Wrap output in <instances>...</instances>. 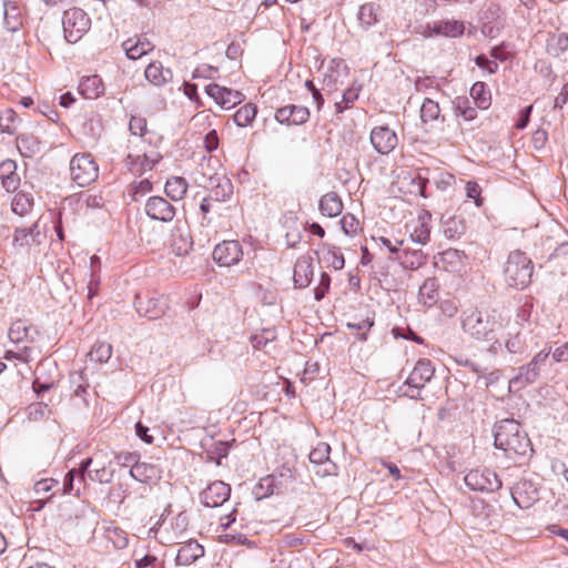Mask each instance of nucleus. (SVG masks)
<instances>
[{"label":"nucleus","instance_id":"obj_1","mask_svg":"<svg viewBox=\"0 0 568 568\" xmlns=\"http://www.w3.org/2000/svg\"><path fill=\"white\" fill-rule=\"evenodd\" d=\"M494 439L495 447L515 462L532 450L530 439L514 418H505L495 424Z\"/></svg>","mask_w":568,"mask_h":568},{"label":"nucleus","instance_id":"obj_2","mask_svg":"<svg viewBox=\"0 0 568 568\" xmlns=\"http://www.w3.org/2000/svg\"><path fill=\"white\" fill-rule=\"evenodd\" d=\"M462 329L465 334L476 341L491 342L490 352H496L501 344L496 339L501 323L493 311L471 308L462 313Z\"/></svg>","mask_w":568,"mask_h":568},{"label":"nucleus","instance_id":"obj_3","mask_svg":"<svg viewBox=\"0 0 568 568\" xmlns=\"http://www.w3.org/2000/svg\"><path fill=\"white\" fill-rule=\"evenodd\" d=\"M532 270V262L526 253L513 251L504 267L505 282L509 287L524 290L531 281Z\"/></svg>","mask_w":568,"mask_h":568},{"label":"nucleus","instance_id":"obj_4","mask_svg":"<svg viewBox=\"0 0 568 568\" xmlns=\"http://www.w3.org/2000/svg\"><path fill=\"white\" fill-rule=\"evenodd\" d=\"M465 485L471 490L481 494H491L503 486L497 473L487 467L469 470L464 477Z\"/></svg>","mask_w":568,"mask_h":568},{"label":"nucleus","instance_id":"obj_5","mask_svg":"<svg viewBox=\"0 0 568 568\" xmlns=\"http://www.w3.org/2000/svg\"><path fill=\"white\" fill-rule=\"evenodd\" d=\"M64 38L69 43H77L89 31L91 19L79 8L65 10L62 18Z\"/></svg>","mask_w":568,"mask_h":568},{"label":"nucleus","instance_id":"obj_6","mask_svg":"<svg viewBox=\"0 0 568 568\" xmlns=\"http://www.w3.org/2000/svg\"><path fill=\"white\" fill-rule=\"evenodd\" d=\"M70 175L79 186H87L99 175V168L90 153H78L70 161Z\"/></svg>","mask_w":568,"mask_h":568},{"label":"nucleus","instance_id":"obj_7","mask_svg":"<svg viewBox=\"0 0 568 568\" xmlns=\"http://www.w3.org/2000/svg\"><path fill=\"white\" fill-rule=\"evenodd\" d=\"M434 373L435 368L430 359H419L405 382L409 387V392L405 395L413 399L419 398V390L432 379Z\"/></svg>","mask_w":568,"mask_h":568},{"label":"nucleus","instance_id":"obj_8","mask_svg":"<svg viewBox=\"0 0 568 568\" xmlns=\"http://www.w3.org/2000/svg\"><path fill=\"white\" fill-rule=\"evenodd\" d=\"M44 234L41 232L39 223L34 222L29 227H16L12 236V245L14 248L30 250L31 247L39 246L43 240Z\"/></svg>","mask_w":568,"mask_h":568},{"label":"nucleus","instance_id":"obj_9","mask_svg":"<svg viewBox=\"0 0 568 568\" xmlns=\"http://www.w3.org/2000/svg\"><path fill=\"white\" fill-rule=\"evenodd\" d=\"M135 310L139 315L144 316L149 320H156L163 316L168 308V300L164 296L161 297H135Z\"/></svg>","mask_w":568,"mask_h":568},{"label":"nucleus","instance_id":"obj_10","mask_svg":"<svg viewBox=\"0 0 568 568\" xmlns=\"http://www.w3.org/2000/svg\"><path fill=\"white\" fill-rule=\"evenodd\" d=\"M514 503L521 509H527L538 500V489L532 480L521 479L510 490Z\"/></svg>","mask_w":568,"mask_h":568},{"label":"nucleus","instance_id":"obj_11","mask_svg":"<svg viewBox=\"0 0 568 568\" xmlns=\"http://www.w3.org/2000/svg\"><path fill=\"white\" fill-rule=\"evenodd\" d=\"M212 255L220 266H231L240 262L243 251L240 242L224 241L214 247Z\"/></svg>","mask_w":568,"mask_h":568},{"label":"nucleus","instance_id":"obj_12","mask_svg":"<svg viewBox=\"0 0 568 568\" xmlns=\"http://www.w3.org/2000/svg\"><path fill=\"white\" fill-rule=\"evenodd\" d=\"M145 214L154 221L171 222L175 216L174 206L162 196H151L144 205Z\"/></svg>","mask_w":568,"mask_h":568},{"label":"nucleus","instance_id":"obj_13","mask_svg":"<svg viewBox=\"0 0 568 568\" xmlns=\"http://www.w3.org/2000/svg\"><path fill=\"white\" fill-rule=\"evenodd\" d=\"M369 140L376 152L383 155L389 154L398 143L396 133L386 125L374 128Z\"/></svg>","mask_w":568,"mask_h":568},{"label":"nucleus","instance_id":"obj_14","mask_svg":"<svg viewBox=\"0 0 568 568\" xmlns=\"http://www.w3.org/2000/svg\"><path fill=\"white\" fill-rule=\"evenodd\" d=\"M205 92L211 97L219 105L224 109H231L242 102L244 95L236 90L221 87L216 83H211L205 87Z\"/></svg>","mask_w":568,"mask_h":568},{"label":"nucleus","instance_id":"obj_15","mask_svg":"<svg viewBox=\"0 0 568 568\" xmlns=\"http://www.w3.org/2000/svg\"><path fill=\"white\" fill-rule=\"evenodd\" d=\"M230 485L216 480L210 484L206 489L201 493L200 497L204 506L214 508L222 506L230 498Z\"/></svg>","mask_w":568,"mask_h":568},{"label":"nucleus","instance_id":"obj_16","mask_svg":"<svg viewBox=\"0 0 568 568\" xmlns=\"http://www.w3.org/2000/svg\"><path fill=\"white\" fill-rule=\"evenodd\" d=\"M310 119V110L303 105L287 104L276 110L275 120L281 124L302 125Z\"/></svg>","mask_w":568,"mask_h":568},{"label":"nucleus","instance_id":"obj_17","mask_svg":"<svg viewBox=\"0 0 568 568\" xmlns=\"http://www.w3.org/2000/svg\"><path fill=\"white\" fill-rule=\"evenodd\" d=\"M331 446L327 443H318L316 447H314L310 455V462L314 465L323 467V469H318L316 473L322 474L323 476L334 474L336 466L329 459Z\"/></svg>","mask_w":568,"mask_h":568},{"label":"nucleus","instance_id":"obj_18","mask_svg":"<svg viewBox=\"0 0 568 568\" xmlns=\"http://www.w3.org/2000/svg\"><path fill=\"white\" fill-rule=\"evenodd\" d=\"M192 237L186 226L175 225L171 234V248L176 256H185L192 250Z\"/></svg>","mask_w":568,"mask_h":568},{"label":"nucleus","instance_id":"obj_19","mask_svg":"<svg viewBox=\"0 0 568 568\" xmlns=\"http://www.w3.org/2000/svg\"><path fill=\"white\" fill-rule=\"evenodd\" d=\"M204 556V547L195 539L184 542L178 550L175 562L179 566H190Z\"/></svg>","mask_w":568,"mask_h":568},{"label":"nucleus","instance_id":"obj_20","mask_svg":"<svg viewBox=\"0 0 568 568\" xmlns=\"http://www.w3.org/2000/svg\"><path fill=\"white\" fill-rule=\"evenodd\" d=\"M23 26L22 9L18 2L11 0L3 1V27L9 32H17Z\"/></svg>","mask_w":568,"mask_h":568},{"label":"nucleus","instance_id":"obj_21","mask_svg":"<svg viewBox=\"0 0 568 568\" xmlns=\"http://www.w3.org/2000/svg\"><path fill=\"white\" fill-rule=\"evenodd\" d=\"M0 182L7 192H14L20 186V176L17 173V163L11 159L0 162Z\"/></svg>","mask_w":568,"mask_h":568},{"label":"nucleus","instance_id":"obj_22","mask_svg":"<svg viewBox=\"0 0 568 568\" xmlns=\"http://www.w3.org/2000/svg\"><path fill=\"white\" fill-rule=\"evenodd\" d=\"M313 277V265L312 260L308 256H302L297 258L294 265L293 281L295 287L304 288L307 287Z\"/></svg>","mask_w":568,"mask_h":568},{"label":"nucleus","instance_id":"obj_23","mask_svg":"<svg viewBox=\"0 0 568 568\" xmlns=\"http://www.w3.org/2000/svg\"><path fill=\"white\" fill-rule=\"evenodd\" d=\"M426 29L428 32H425V34L429 37L435 34L455 38L463 34L464 24L456 20H446L434 22L433 26L427 24Z\"/></svg>","mask_w":568,"mask_h":568},{"label":"nucleus","instance_id":"obj_24","mask_svg":"<svg viewBox=\"0 0 568 568\" xmlns=\"http://www.w3.org/2000/svg\"><path fill=\"white\" fill-rule=\"evenodd\" d=\"M466 222L462 216H442V232L449 240H458L466 232Z\"/></svg>","mask_w":568,"mask_h":568},{"label":"nucleus","instance_id":"obj_25","mask_svg":"<svg viewBox=\"0 0 568 568\" xmlns=\"http://www.w3.org/2000/svg\"><path fill=\"white\" fill-rule=\"evenodd\" d=\"M130 476L140 483L148 484L160 478V470L153 464L138 460V463L130 468Z\"/></svg>","mask_w":568,"mask_h":568},{"label":"nucleus","instance_id":"obj_26","mask_svg":"<svg viewBox=\"0 0 568 568\" xmlns=\"http://www.w3.org/2000/svg\"><path fill=\"white\" fill-rule=\"evenodd\" d=\"M122 48L129 59L136 60L153 51L154 45L146 38H139L136 41L128 39L122 43Z\"/></svg>","mask_w":568,"mask_h":568},{"label":"nucleus","instance_id":"obj_27","mask_svg":"<svg viewBox=\"0 0 568 568\" xmlns=\"http://www.w3.org/2000/svg\"><path fill=\"white\" fill-rule=\"evenodd\" d=\"M145 79L153 85L160 87L172 80V71L164 69L160 62H151L145 71Z\"/></svg>","mask_w":568,"mask_h":568},{"label":"nucleus","instance_id":"obj_28","mask_svg":"<svg viewBox=\"0 0 568 568\" xmlns=\"http://www.w3.org/2000/svg\"><path fill=\"white\" fill-rule=\"evenodd\" d=\"M358 26L367 30L379 21V6L373 2L364 3L357 12Z\"/></svg>","mask_w":568,"mask_h":568},{"label":"nucleus","instance_id":"obj_29","mask_svg":"<svg viewBox=\"0 0 568 568\" xmlns=\"http://www.w3.org/2000/svg\"><path fill=\"white\" fill-rule=\"evenodd\" d=\"M103 91L104 85L102 79L97 74L82 78L79 83V92L85 99H97Z\"/></svg>","mask_w":568,"mask_h":568},{"label":"nucleus","instance_id":"obj_30","mask_svg":"<svg viewBox=\"0 0 568 568\" xmlns=\"http://www.w3.org/2000/svg\"><path fill=\"white\" fill-rule=\"evenodd\" d=\"M439 284L436 278L429 277L424 281L423 285L419 287L418 298L419 302L425 306H433L437 303L439 298Z\"/></svg>","mask_w":568,"mask_h":568},{"label":"nucleus","instance_id":"obj_31","mask_svg":"<svg viewBox=\"0 0 568 568\" xmlns=\"http://www.w3.org/2000/svg\"><path fill=\"white\" fill-rule=\"evenodd\" d=\"M320 211L323 215L335 217L342 213L343 203L337 193L328 192L320 200Z\"/></svg>","mask_w":568,"mask_h":568},{"label":"nucleus","instance_id":"obj_32","mask_svg":"<svg viewBox=\"0 0 568 568\" xmlns=\"http://www.w3.org/2000/svg\"><path fill=\"white\" fill-rule=\"evenodd\" d=\"M187 186L184 178L172 176L166 181L164 191L172 201H181L186 194Z\"/></svg>","mask_w":568,"mask_h":568},{"label":"nucleus","instance_id":"obj_33","mask_svg":"<svg viewBox=\"0 0 568 568\" xmlns=\"http://www.w3.org/2000/svg\"><path fill=\"white\" fill-rule=\"evenodd\" d=\"M568 50V34L565 32L555 33L549 37L546 51L554 58H559Z\"/></svg>","mask_w":568,"mask_h":568},{"label":"nucleus","instance_id":"obj_34","mask_svg":"<svg viewBox=\"0 0 568 568\" xmlns=\"http://www.w3.org/2000/svg\"><path fill=\"white\" fill-rule=\"evenodd\" d=\"M31 331L32 327L26 321L18 320L11 324L8 336L11 342L17 344L23 341H32Z\"/></svg>","mask_w":568,"mask_h":568},{"label":"nucleus","instance_id":"obj_35","mask_svg":"<svg viewBox=\"0 0 568 568\" xmlns=\"http://www.w3.org/2000/svg\"><path fill=\"white\" fill-rule=\"evenodd\" d=\"M470 97L474 100L476 108L486 110L490 105V92L484 82H475L470 88Z\"/></svg>","mask_w":568,"mask_h":568},{"label":"nucleus","instance_id":"obj_36","mask_svg":"<svg viewBox=\"0 0 568 568\" xmlns=\"http://www.w3.org/2000/svg\"><path fill=\"white\" fill-rule=\"evenodd\" d=\"M159 161V156L155 159L149 158L146 154L136 155L133 158L131 154L128 155L126 163L130 170L134 173L142 174L153 169L155 163Z\"/></svg>","mask_w":568,"mask_h":568},{"label":"nucleus","instance_id":"obj_37","mask_svg":"<svg viewBox=\"0 0 568 568\" xmlns=\"http://www.w3.org/2000/svg\"><path fill=\"white\" fill-rule=\"evenodd\" d=\"M48 366H52L51 362L40 363L36 368V378L32 383V388L38 396L51 389L55 384V379L42 381V372H47Z\"/></svg>","mask_w":568,"mask_h":568},{"label":"nucleus","instance_id":"obj_38","mask_svg":"<svg viewBox=\"0 0 568 568\" xmlns=\"http://www.w3.org/2000/svg\"><path fill=\"white\" fill-rule=\"evenodd\" d=\"M32 206H33L32 194H30L28 192H23V191L18 192L13 196L12 202H11L12 211L20 216L28 214L31 211Z\"/></svg>","mask_w":568,"mask_h":568},{"label":"nucleus","instance_id":"obj_39","mask_svg":"<svg viewBox=\"0 0 568 568\" xmlns=\"http://www.w3.org/2000/svg\"><path fill=\"white\" fill-rule=\"evenodd\" d=\"M230 443L224 440L212 442L210 446L205 447V455L207 460L215 462L221 465L223 458L229 454Z\"/></svg>","mask_w":568,"mask_h":568},{"label":"nucleus","instance_id":"obj_40","mask_svg":"<svg viewBox=\"0 0 568 568\" xmlns=\"http://www.w3.org/2000/svg\"><path fill=\"white\" fill-rule=\"evenodd\" d=\"M17 146L23 156H32L40 151V142L31 134L18 135Z\"/></svg>","mask_w":568,"mask_h":568},{"label":"nucleus","instance_id":"obj_41","mask_svg":"<svg viewBox=\"0 0 568 568\" xmlns=\"http://www.w3.org/2000/svg\"><path fill=\"white\" fill-rule=\"evenodd\" d=\"M455 111L457 116H462L466 121H471L477 116V108L473 106L471 102L466 97H458L454 101Z\"/></svg>","mask_w":568,"mask_h":568},{"label":"nucleus","instance_id":"obj_42","mask_svg":"<svg viewBox=\"0 0 568 568\" xmlns=\"http://www.w3.org/2000/svg\"><path fill=\"white\" fill-rule=\"evenodd\" d=\"M212 183L216 181V184L212 189V195L217 201H226L233 194V185L231 181L226 178H215L211 179Z\"/></svg>","mask_w":568,"mask_h":568},{"label":"nucleus","instance_id":"obj_43","mask_svg":"<svg viewBox=\"0 0 568 568\" xmlns=\"http://www.w3.org/2000/svg\"><path fill=\"white\" fill-rule=\"evenodd\" d=\"M257 113V108L253 103H247L243 106H241L234 114V122L239 126H247L250 125L253 120L255 119Z\"/></svg>","mask_w":568,"mask_h":568},{"label":"nucleus","instance_id":"obj_44","mask_svg":"<svg viewBox=\"0 0 568 568\" xmlns=\"http://www.w3.org/2000/svg\"><path fill=\"white\" fill-rule=\"evenodd\" d=\"M323 246L326 248L324 260L328 263V266L336 271L342 270L345 265V258L339 248L329 244H324Z\"/></svg>","mask_w":568,"mask_h":568},{"label":"nucleus","instance_id":"obj_45","mask_svg":"<svg viewBox=\"0 0 568 568\" xmlns=\"http://www.w3.org/2000/svg\"><path fill=\"white\" fill-rule=\"evenodd\" d=\"M91 361L98 362V363H105L109 361V358L112 355V346L109 343L105 342H97L90 353Z\"/></svg>","mask_w":568,"mask_h":568},{"label":"nucleus","instance_id":"obj_46","mask_svg":"<svg viewBox=\"0 0 568 568\" xmlns=\"http://www.w3.org/2000/svg\"><path fill=\"white\" fill-rule=\"evenodd\" d=\"M440 114V108H439V104L429 99V98H426L420 106V119L423 122H428V121H435L438 119Z\"/></svg>","mask_w":568,"mask_h":568},{"label":"nucleus","instance_id":"obj_47","mask_svg":"<svg viewBox=\"0 0 568 568\" xmlns=\"http://www.w3.org/2000/svg\"><path fill=\"white\" fill-rule=\"evenodd\" d=\"M106 539L112 542L116 549H123L128 546V534L119 527H109L105 532Z\"/></svg>","mask_w":568,"mask_h":568},{"label":"nucleus","instance_id":"obj_48","mask_svg":"<svg viewBox=\"0 0 568 568\" xmlns=\"http://www.w3.org/2000/svg\"><path fill=\"white\" fill-rule=\"evenodd\" d=\"M274 477L267 476L262 478L260 483L255 486L253 493L257 500L265 498L274 493Z\"/></svg>","mask_w":568,"mask_h":568},{"label":"nucleus","instance_id":"obj_49","mask_svg":"<svg viewBox=\"0 0 568 568\" xmlns=\"http://www.w3.org/2000/svg\"><path fill=\"white\" fill-rule=\"evenodd\" d=\"M413 242L425 245L430 240V226L417 223L410 232Z\"/></svg>","mask_w":568,"mask_h":568},{"label":"nucleus","instance_id":"obj_50","mask_svg":"<svg viewBox=\"0 0 568 568\" xmlns=\"http://www.w3.org/2000/svg\"><path fill=\"white\" fill-rule=\"evenodd\" d=\"M402 254L404 255V261L402 263L405 265V267L417 268L422 266L426 261V256L420 250L413 251L410 255L408 251L404 250Z\"/></svg>","mask_w":568,"mask_h":568},{"label":"nucleus","instance_id":"obj_51","mask_svg":"<svg viewBox=\"0 0 568 568\" xmlns=\"http://www.w3.org/2000/svg\"><path fill=\"white\" fill-rule=\"evenodd\" d=\"M358 98V90L355 88L347 89L343 95L342 101L335 103L336 113L344 112L347 108H349L355 100Z\"/></svg>","mask_w":568,"mask_h":568},{"label":"nucleus","instance_id":"obj_52","mask_svg":"<svg viewBox=\"0 0 568 568\" xmlns=\"http://www.w3.org/2000/svg\"><path fill=\"white\" fill-rule=\"evenodd\" d=\"M538 377V373H534L526 366L519 368L518 374L510 381V384L524 386L534 383Z\"/></svg>","mask_w":568,"mask_h":568},{"label":"nucleus","instance_id":"obj_53","mask_svg":"<svg viewBox=\"0 0 568 568\" xmlns=\"http://www.w3.org/2000/svg\"><path fill=\"white\" fill-rule=\"evenodd\" d=\"M16 118H17V115H16L13 110H11V109L6 110L0 115V130H1V132L13 134L14 131H16V126L13 125V123L16 121Z\"/></svg>","mask_w":568,"mask_h":568},{"label":"nucleus","instance_id":"obj_54","mask_svg":"<svg viewBox=\"0 0 568 568\" xmlns=\"http://www.w3.org/2000/svg\"><path fill=\"white\" fill-rule=\"evenodd\" d=\"M374 325V320L373 318H365V320H362L357 323H347V327L349 329H354V331H357V332H361L363 331V333L358 334V339L359 341H366L367 339V334L366 332L369 331Z\"/></svg>","mask_w":568,"mask_h":568},{"label":"nucleus","instance_id":"obj_55","mask_svg":"<svg viewBox=\"0 0 568 568\" xmlns=\"http://www.w3.org/2000/svg\"><path fill=\"white\" fill-rule=\"evenodd\" d=\"M331 287V276L323 272L321 274L320 283L314 290V298L316 301H322L326 294L328 293Z\"/></svg>","mask_w":568,"mask_h":568},{"label":"nucleus","instance_id":"obj_56","mask_svg":"<svg viewBox=\"0 0 568 568\" xmlns=\"http://www.w3.org/2000/svg\"><path fill=\"white\" fill-rule=\"evenodd\" d=\"M552 351V361L556 363H562L568 362V341L559 344L558 342H555L554 345H551Z\"/></svg>","mask_w":568,"mask_h":568},{"label":"nucleus","instance_id":"obj_57","mask_svg":"<svg viewBox=\"0 0 568 568\" xmlns=\"http://www.w3.org/2000/svg\"><path fill=\"white\" fill-rule=\"evenodd\" d=\"M129 129L132 134L142 136L146 132V120L142 116L132 115Z\"/></svg>","mask_w":568,"mask_h":568},{"label":"nucleus","instance_id":"obj_58","mask_svg":"<svg viewBox=\"0 0 568 568\" xmlns=\"http://www.w3.org/2000/svg\"><path fill=\"white\" fill-rule=\"evenodd\" d=\"M504 27V20L485 21L483 20L481 32L489 37L495 38L500 29Z\"/></svg>","mask_w":568,"mask_h":568},{"label":"nucleus","instance_id":"obj_59","mask_svg":"<svg viewBox=\"0 0 568 568\" xmlns=\"http://www.w3.org/2000/svg\"><path fill=\"white\" fill-rule=\"evenodd\" d=\"M140 458L138 453L121 452L115 455L116 463L122 467H132Z\"/></svg>","mask_w":568,"mask_h":568},{"label":"nucleus","instance_id":"obj_60","mask_svg":"<svg viewBox=\"0 0 568 568\" xmlns=\"http://www.w3.org/2000/svg\"><path fill=\"white\" fill-rule=\"evenodd\" d=\"M219 144H220V139H219V134H217L216 130H210L203 139L204 149L209 153H211L219 148Z\"/></svg>","mask_w":568,"mask_h":568},{"label":"nucleus","instance_id":"obj_61","mask_svg":"<svg viewBox=\"0 0 568 568\" xmlns=\"http://www.w3.org/2000/svg\"><path fill=\"white\" fill-rule=\"evenodd\" d=\"M475 63L483 70H487L488 73H496L498 70V63L494 60H489L486 55L479 54L475 59Z\"/></svg>","mask_w":568,"mask_h":568},{"label":"nucleus","instance_id":"obj_62","mask_svg":"<svg viewBox=\"0 0 568 568\" xmlns=\"http://www.w3.org/2000/svg\"><path fill=\"white\" fill-rule=\"evenodd\" d=\"M217 72V69L215 67L209 65V64H202L199 65L192 74L193 79H213L215 73Z\"/></svg>","mask_w":568,"mask_h":568},{"label":"nucleus","instance_id":"obj_63","mask_svg":"<svg viewBox=\"0 0 568 568\" xmlns=\"http://www.w3.org/2000/svg\"><path fill=\"white\" fill-rule=\"evenodd\" d=\"M274 338V334L271 331H265L261 335H254L252 336V344L253 347L261 349L264 348L268 342H271Z\"/></svg>","mask_w":568,"mask_h":568},{"label":"nucleus","instance_id":"obj_64","mask_svg":"<svg viewBox=\"0 0 568 568\" xmlns=\"http://www.w3.org/2000/svg\"><path fill=\"white\" fill-rule=\"evenodd\" d=\"M341 224L344 233L349 235L356 232L358 221L355 219L354 215L348 214L343 216V219L341 220Z\"/></svg>","mask_w":568,"mask_h":568}]
</instances>
